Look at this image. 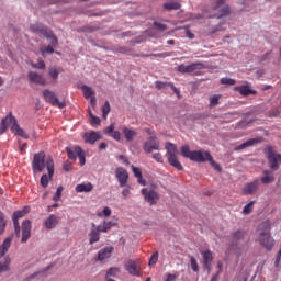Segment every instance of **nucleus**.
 <instances>
[{
	"label": "nucleus",
	"instance_id": "obj_1",
	"mask_svg": "<svg viewBox=\"0 0 281 281\" xmlns=\"http://www.w3.org/2000/svg\"><path fill=\"white\" fill-rule=\"evenodd\" d=\"M31 167L33 168V173H41L46 170H48V176L50 179L54 177L55 172V164L52 156L46 157L44 151L36 153L35 156H33V162H31Z\"/></svg>",
	"mask_w": 281,
	"mask_h": 281
},
{
	"label": "nucleus",
	"instance_id": "obj_2",
	"mask_svg": "<svg viewBox=\"0 0 281 281\" xmlns=\"http://www.w3.org/2000/svg\"><path fill=\"white\" fill-rule=\"evenodd\" d=\"M258 243L267 251H272L276 246V239L271 236V222L269 220L258 225Z\"/></svg>",
	"mask_w": 281,
	"mask_h": 281
},
{
	"label": "nucleus",
	"instance_id": "obj_3",
	"mask_svg": "<svg viewBox=\"0 0 281 281\" xmlns=\"http://www.w3.org/2000/svg\"><path fill=\"white\" fill-rule=\"evenodd\" d=\"M165 150L166 153V157H167V161L168 164L177 169L178 171H183V166L182 164L179 161L178 159V147L176 144L171 143V142H167L165 144Z\"/></svg>",
	"mask_w": 281,
	"mask_h": 281
},
{
	"label": "nucleus",
	"instance_id": "obj_4",
	"mask_svg": "<svg viewBox=\"0 0 281 281\" xmlns=\"http://www.w3.org/2000/svg\"><path fill=\"white\" fill-rule=\"evenodd\" d=\"M206 69V66L202 61L191 63L189 65L180 64L177 66V72L181 75L200 76L201 70Z\"/></svg>",
	"mask_w": 281,
	"mask_h": 281
},
{
	"label": "nucleus",
	"instance_id": "obj_5",
	"mask_svg": "<svg viewBox=\"0 0 281 281\" xmlns=\"http://www.w3.org/2000/svg\"><path fill=\"white\" fill-rule=\"evenodd\" d=\"M180 153L183 158H187L193 162H198V164L205 162V159L203 158L205 154L204 149L191 150L189 145H182L180 148Z\"/></svg>",
	"mask_w": 281,
	"mask_h": 281
},
{
	"label": "nucleus",
	"instance_id": "obj_6",
	"mask_svg": "<svg viewBox=\"0 0 281 281\" xmlns=\"http://www.w3.org/2000/svg\"><path fill=\"white\" fill-rule=\"evenodd\" d=\"M30 211L29 206H24V209L20 211L13 212V227H15V237L20 238L21 237V227L19 220L23 218Z\"/></svg>",
	"mask_w": 281,
	"mask_h": 281
},
{
	"label": "nucleus",
	"instance_id": "obj_7",
	"mask_svg": "<svg viewBox=\"0 0 281 281\" xmlns=\"http://www.w3.org/2000/svg\"><path fill=\"white\" fill-rule=\"evenodd\" d=\"M160 149V142L157 136L151 135L143 145V150L146 154H151L154 150Z\"/></svg>",
	"mask_w": 281,
	"mask_h": 281
},
{
	"label": "nucleus",
	"instance_id": "obj_8",
	"mask_svg": "<svg viewBox=\"0 0 281 281\" xmlns=\"http://www.w3.org/2000/svg\"><path fill=\"white\" fill-rule=\"evenodd\" d=\"M43 95H44V100H46V103H49L50 105L57 106L59 109H65L66 104L64 102H59L54 91L44 89Z\"/></svg>",
	"mask_w": 281,
	"mask_h": 281
},
{
	"label": "nucleus",
	"instance_id": "obj_9",
	"mask_svg": "<svg viewBox=\"0 0 281 281\" xmlns=\"http://www.w3.org/2000/svg\"><path fill=\"white\" fill-rule=\"evenodd\" d=\"M7 120L9 121V125H12L11 131L13 134H15L22 138H25V139L29 138V135L24 132L23 128L20 127L16 119L11 113L7 116Z\"/></svg>",
	"mask_w": 281,
	"mask_h": 281
},
{
	"label": "nucleus",
	"instance_id": "obj_10",
	"mask_svg": "<svg viewBox=\"0 0 281 281\" xmlns=\"http://www.w3.org/2000/svg\"><path fill=\"white\" fill-rule=\"evenodd\" d=\"M114 173L120 188L126 187L130 178L128 171L124 167H116Z\"/></svg>",
	"mask_w": 281,
	"mask_h": 281
},
{
	"label": "nucleus",
	"instance_id": "obj_11",
	"mask_svg": "<svg viewBox=\"0 0 281 281\" xmlns=\"http://www.w3.org/2000/svg\"><path fill=\"white\" fill-rule=\"evenodd\" d=\"M142 195L144 196V200L150 205H156L157 201L159 200V194L157 191L148 188L142 189Z\"/></svg>",
	"mask_w": 281,
	"mask_h": 281
},
{
	"label": "nucleus",
	"instance_id": "obj_12",
	"mask_svg": "<svg viewBox=\"0 0 281 281\" xmlns=\"http://www.w3.org/2000/svg\"><path fill=\"white\" fill-rule=\"evenodd\" d=\"M31 32H33V34H37V35L44 36L46 38H49L52 36L50 29L45 26L42 23L31 24Z\"/></svg>",
	"mask_w": 281,
	"mask_h": 281
},
{
	"label": "nucleus",
	"instance_id": "obj_13",
	"mask_svg": "<svg viewBox=\"0 0 281 281\" xmlns=\"http://www.w3.org/2000/svg\"><path fill=\"white\" fill-rule=\"evenodd\" d=\"M268 162L271 170L277 171L281 165V155L274 153L272 149L268 151Z\"/></svg>",
	"mask_w": 281,
	"mask_h": 281
},
{
	"label": "nucleus",
	"instance_id": "obj_14",
	"mask_svg": "<svg viewBox=\"0 0 281 281\" xmlns=\"http://www.w3.org/2000/svg\"><path fill=\"white\" fill-rule=\"evenodd\" d=\"M29 82L35 83L42 87L47 86V80L42 74H38L36 71H29L27 74Z\"/></svg>",
	"mask_w": 281,
	"mask_h": 281
},
{
	"label": "nucleus",
	"instance_id": "obj_15",
	"mask_svg": "<svg viewBox=\"0 0 281 281\" xmlns=\"http://www.w3.org/2000/svg\"><path fill=\"white\" fill-rule=\"evenodd\" d=\"M259 187H260V180L255 179L254 181L246 183V186L243 189V193L245 195H254L258 192Z\"/></svg>",
	"mask_w": 281,
	"mask_h": 281
},
{
	"label": "nucleus",
	"instance_id": "obj_16",
	"mask_svg": "<svg viewBox=\"0 0 281 281\" xmlns=\"http://www.w3.org/2000/svg\"><path fill=\"white\" fill-rule=\"evenodd\" d=\"M125 270L128 272V274L139 277L140 267L135 260H127L124 265Z\"/></svg>",
	"mask_w": 281,
	"mask_h": 281
},
{
	"label": "nucleus",
	"instance_id": "obj_17",
	"mask_svg": "<svg viewBox=\"0 0 281 281\" xmlns=\"http://www.w3.org/2000/svg\"><path fill=\"white\" fill-rule=\"evenodd\" d=\"M32 223L30 220L22 222V239L21 243L25 244L31 238Z\"/></svg>",
	"mask_w": 281,
	"mask_h": 281
},
{
	"label": "nucleus",
	"instance_id": "obj_18",
	"mask_svg": "<svg viewBox=\"0 0 281 281\" xmlns=\"http://www.w3.org/2000/svg\"><path fill=\"white\" fill-rule=\"evenodd\" d=\"M122 134L127 143L134 142L135 137L138 135L135 128H130L127 126H122Z\"/></svg>",
	"mask_w": 281,
	"mask_h": 281
},
{
	"label": "nucleus",
	"instance_id": "obj_19",
	"mask_svg": "<svg viewBox=\"0 0 281 281\" xmlns=\"http://www.w3.org/2000/svg\"><path fill=\"white\" fill-rule=\"evenodd\" d=\"M234 91L238 92L243 97L255 95L256 91L250 88L249 85L235 86Z\"/></svg>",
	"mask_w": 281,
	"mask_h": 281
},
{
	"label": "nucleus",
	"instance_id": "obj_20",
	"mask_svg": "<svg viewBox=\"0 0 281 281\" xmlns=\"http://www.w3.org/2000/svg\"><path fill=\"white\" fill-rule=\"evenodd\" d=\"M202 158H203L204 162L209 161L210 165H211V167H212L215 171L222 172L223 169H222L221 165L217 164V162L214 160V158H213V156L211 155L210 151H206V150H205L204 154H203V156H202Z\"/></svg>",
	"mask_w": 281,
	"mask_h": 281
},
{
	"label": "nucleus",
	"instance_id": "obj_21",
	"mask_svg": "<svg viewBox=\"0 0 281 281\" xmlns=\"http://www.w3.org/2000/svg\"><path fill=\"white\" fill-rule=\"evenodd\" d=\"M113 251H114L113 246H106V247L100 249L98 251V260L103 261V260L109 259L111 257V255L113 254Z\"/></svg>",
	"mask_w": 281,
	"mask_h": 281
},
{
	"label": "nucleus",
	"instance_id": "obj_22",
	"mask_svg": "<svg viewBox=\"0 0 281 281\" xmlns=\"http://www.w3.org/2000/svg\"><path fill=\"white\" fill-rule=\"evenodd\" d=\"M155 87L158 90H164L167 87H170L173 93L177 94L178 98H180V90L172 82L156 81Z\"/></svg>",
	"mask_w": 281,
	"mask_h": 281
},
{
	"label": "nucleus",
	"instance_id": "obj_23",
	"mask_svg": "<svg viewBox=\"0 0 281 281\" xmlns=\"http://www.w3.org/2000/svg\"><path fill=\"white\" fill-rule=\"evenodd\" d=\"M82 148L80 146H70L66 147V153H68V159L77 160V157L82 153Z\"/></svg>",
	"mask_w": 281,
	"mask_h": 281
},
{
	"label": "nucleus",
	"instance_id": "obj_24",
	"mask_svg": "<svg viewBox=\"0 0 281 281\" xmlns=\"http://www.w3.org/2000/svg\"><path fill=\"white\" fill-rule=\"evenodd\" d=\"M88 236H89L90 245H93L100 240V233L94 223L91 224V229H90Z\"/></svg>",
	"mask_w": 281,
	"mask_h": 281
},
{
	"label": "nucleus",
	"instance_id": "obj_25",
	"mask_svg": "<svg viewBox=\"0 0 281 281\" xmlns=\"http://www.w3.org/2000/svg\"><path fill=\"white\" fill-rule=\"evenodd\" d=\"M201 256H202L204 268H210V266H212V262L214 260L213 252L210 249L202 250Z\"/></svg>",
	"mask_w": 281,
	"mask_h": 281
},
{
	"label": "nucleus",
	"instance_id": "obj_26",
	"mask_svg": "<svg viewBox=\"0 0 281 281\" xmlns=\"http://www.w3.org/2000/svg\"><path fill=\"white\" fill-rule=\"evenodd\" d=\"M59 218L55 214H50L46 221H44V227L50 231L54 229L58 225Z\"/></svg>",
	"mask_w": 281,
	"mask_h": 281
},
{
	"label": "nucleus",
	"instance_id": "obj_27",
	"mask_svg": "<svg viewBox=\"0 0 281 281\" xmlns=\"http://www.w3.org/2000/svg\"><path fill=\"white\" fill-rule=\"evenodd\" d=\"M83 137L86 138V143L90 144V145H94L98 140L101 139V135L94 131L86 133V135H83Z\"/></svg>",
	"mask_w": 281,
	"mask_h": 281
},
{
	"label": "nucleus",
	"instance_id": "obj_28",
	"mask_svg": "<svg viewBox=\"0 0 281 281\" xmlns=\"http://www.w3.org/2000/svg\"><path fill=\"white\" fill-rule=\"evenodd\" d=\"M77 193H90L93 191V184L91 182L79 183L75 187Z\"/></svg>",
	"mask_w": 281,
	"mask_h": 281
},
{
	"label": "nucleus",
	"instance_id": "obj_29",
	"mask_svg": "<svg viewBox=\"0 0 281 281\" xmlns=\"http://www.w3.org/2000/svg\"><path fill=\"white\" fill-rule=\"evenodd\" d=\"M231 14V9L228 5L222 8L218 13L216 14H213V15H207L209 19H222V18H225V16H228Z\"/></svg>",
	"mask_w": 281,
	"mask_h": 281
},
{
	"label": "nucleus",
	"instance_id": "obj_30",
	"mask_svg": "<svg viewBox=\"0 0 281 281\" xmlns=\"http://www.w3.org/2000/svg\"><path fill=\"white\" fill-rule=\"evenodd\" d=\"M11 244H12V237H7L3 244L0 246V257L5 256V254L9 251Z\"/></svg>",
	"mask_w": 281,
	"mask_h": 281
},
{
	"label": "nucleus",
	"instance_id": "obj_31",
	"mask_svg": "<svg viewBox=\"0 0 281 281\" xmlns=\"http://www.w3.org/2000/svg\"><path fill=\"white\" fill-rule=\"evenodd\" d=\"M61 71H63L61 68L49 67L48 77L50 78V80H53V82H56Z\"/></svg>",
	"mask_w": 281,
	"mask_h": 281
},
{
	"label": "nucleus",
	"instance_id": "obj_32",
	"mask_svg": "<svg viewBox=\"0 0 281 281\" xmlns=\"http://www.w3.org/2000/svg\"><path fill=\"white\" fill-rule=\"evenodd\" d=\"M259 143L257 138H250L236 147V150H244Z\"/></svg>",
	"mask_w": 281,
	"mask_h": 281
},
{
	"label": "nucleus",
	"instance_id": "obj_33",
	"mask_svg": "<svg viewBox=\"0 0 281 281\" xmlns=\"http://www.w3.org/2000/svg\"><path fill=\"white\" fill-rule=\"evenodd\" d=\"M81 91H83V98H86V100H89L95 94L94 90L87 85L81 86Z\"/></svg>",
	"mask_w": 281,
	"mask_h": 281
},
{
	"label": "nucleus",
	"instance_id": "obj_34",
	"mask_svg": "<svg viewBox=\"0 0 281 281\" xmlns=\"http://www.w3.org/2000/svg\"><path fill=\"white\" fill-rule=\"evenodd\" d=\"M263 177H261V182L263 184H270L274 181V176L269 170H263Z\"/></svg>",
	"mask_w": 281,
	"mask_h": 281
},
{
	"label": "nucleus",
	"instance_id": "obj_35",
	"mask_svg": "<svg viewBox=\"0 0 281 281\" xmlns=\"http://www.w3.org/2000/svg\"><path fill=\"white\" fill-rule=\"evenodd\" d=\"M181 9V4L179 2H166L164 3V10L166 11H178Z\"/></svg>",
	"mask_w": 281,
	"mask_h": 281
},
{
	"label": "nucleus",
	"instance_id": "obj_36",
	"mask_svg": "<svg viewBox=\"0 0 281 281\" xmlns=\"http://www.w3.org/2000/svg\"><path fill=\"white\" fill-rule=\"evenodd\" d=\"M222 99V94H213L209 98V106L215 108L220 104V100Z\"/></svg>",
	"mask_w": 281,
	"mask_h": 281
},
{
	"label": "nucleus",
	"instance_id": "obj_37",
	"mask_svg": "<svg viewBox=\"0 0 281 281\" xmlns=\"http://www.w3.org/2000/svg\"><path fill=\"white\" fill-rule=\"evenodd\" d=\"M114 54H121V55H125V56H133L132 49L122 46V47H116L113 49Z\"/></svg>",
	"mask_w": 281,
	"mask_h": 281
},
{
	"label": "nucleus",
	"instance_id": "obj_38",
	"mask_svg": "<svg viewBox=\"0 0 281 281\" xmlns=\"http://www.w3.org/2000/svg\"><path fill=\"white\" fill-rule=\"evenodd\" d=\"M246 236V232L244 229H237L233 233V240L240 241L244 240Z\"/></svg>",
	"mask_w": 281,
	"mask_h": 281
},
{
	"label": "nucleus",
	"instance_id": "obj_39",
	"mask_svg": "<svg viewBox=\"0 0 281 281\" xmlns=\"http://www.w3.org/2000/svg\"><path fill=\"white\" fill-rule=\"evenodd\" d=\"M101 112H102V119L103 120H106L108 119V115L110 114L111 112V105H110V102L109 101H105L104 104L102 105L101 108Z\"/></svg>",
	"mask_w": 281,
	"mask_h": 281
},
{
	"label": "nucleus",
	"instance_id": "obj_40",
	"mask_svg": "<svg viewBox=\"0 0 281 281\" xmlns=\"http://www.w3.org/2000/svg\"><path fill=\"white\" fill-rule=\"evenodd\" d=\"M256 204V201L252 200L249 203H247L244 209H243V214L244 215H249L254 211V205Z\"/></svg>",
	"mask_w": 281,
	"mask_h": 281
},
{
	"label": "nucleus",
	"instance_id": "obj_41",
	"mask_svg": "<svg viewBox=\"0 0 281 281\" xmlns=\"http://www.w3.org/2000/svg\"><path fill=\"white\" fill-rule=\"evenodd\" d=\"M40 53L42 54V57H45L46 54H54L55 53V49L52 45H48V46H42L40 48Z\"/></svg>",
	"mask_w": 281,
	"mask_h": 281
},
{
	"label": "nucleus",
	"instance_id": "obj_42",
	"mask_svg": "<svg viewBox=\"0 0 281 281\" xmlns=\"http://www.w3.org/2000/svg\"><path fill=\"white\" fill-rule=\"evenodd\" d=\"M120 272L121 269L119 267H111L106 271L105 279H108L109 277H116Z\"/></svg>",
	"mask_w": 281,
	"mask_h": 281
},
{
	"label": "nucleus",
	"instance_id": "obj_43",
	"mask_svg": "<svg viewBox=\"0 0 281 281\" xmlns=\"http://www.w3.org/2000/svg\"><path fill=\"white\" fill-rule=\"evenodd\" d=\"M50 180H52L50 176L47 173H44L40 178V184H42V188H47Z\"/></svg>",
	"mask_w": 281,
	"mask_h": 281
},
{
	"label": "nucleus",
	"instance_id": "obj_44",
	"mask_svg": "<svg viewBox=\"0 0 281 281\" xmlns=\"http://www.w3.org/2000/svg\"><path fill=\"white\" fill-rule=\"evenodd\" d=\"M64 187L59 186L57 187V191H55V195H53V201L58 202L60 201L63 196Z\"/></svg>",
	"mask_w": 281,
	"mask_h": 281
},
{
	"label": "nucleus",
	"instance_id": "obj_45",
	"mask_svg": "<svg viewBox=\"0 0 281 281\" xmlns=\"http://www.w3.org/2000/svg\"><path fill=\"white\" fill-rule=\"evenodd\" d=\"M221 85L232 87L236 85V80L227 77L221 78Z\"/></svg>",
	"mask_w": 281,
	"mask_h": 281
},
{
	"label": "nucleus",
	"instance_id": "obj_46",
	"mask_svg": "<svg viewBox=\"0 0 281 281\" xmlns=\"http://www.w3.org/2000/svg\"><path fill=\"white\" fill-rule=\"evenodd\" d=\"M10 125V122L8 120V117H4L1 122V126H0V135H3L5 133V131L8 130V126Z\"/></svg>",
	"mask_w": 281,
	"mask_h": 281
},
{
	"label": "nucleus",
	"instance_id": "obj_47",
	"mask_svg": "<svg viewBox=\"0 0 281 281\" xmlns=\"http://www.w3.org/2000/svg\"><path fill=\"white\" fill-rule=\"evenodd\" d=\"M7 227V221L4 218V214L0 213V235H2L5 232Z\"/></svg>",
	"mask_w": 281,
	"mask_h": 281
},
{
	"label": "nucleus",
	"instance_id": "obj_48",
	"mask_svg": "<svg viewBox=\"0 0 281 281\" xmlns=\"http://www.w3.org/2000/svg\"><path fill=\"white\" fill-rule=\"evenodd\" d=\"M10 259L5 258V261H0V272L9 271L10 270Z\"/></svg>",
	"mask_w": 281,
	"mask_h": 281
},
{
	"label": "nucleus",
	"instance_id": "obj_49",
	"mask_svg": "<svg viewBox=\"0 0 281 281\" xmlns=\"http://www.w3.org/2000/svg\"><path fill=\"white\" fill-rule=\"evenodd\" d=\"M190 266L193 272H199L200 267H199L198 260L194 257L190 258Z\"/></svg>",
	"mask_w": 281,
	"mask_h": 281
},
{
	"label": "nucleus",
	"instance_id": "obj_50",
	"mask_svg": "<svg viewBox=\"0 0 281 281\" xmlns=\"http://www.w3.org/2000/svg\"><path fill=\"white\" fill-rule=\"evenodd\" d=\"M131 169H132V172H133L135 178H137V179L143 178V172H142V170L138 167L132 165Z\"/></svg>",
	"mask_w": 281,
	"mask_h": 281
},
{
	"label": "nucleus",
	"instance_id": "obj_51",
	"mask_svg": "<svg viewBox=\"0 0 281 281\" xmlns=\"http://www.w3.org/2000/svg\"><path fill=\"white\" fill-rule=\"evenodd\" d=\"M33 68L44 70L46 68L45 61L43 59L37 60L36 64H33Z\"/></svg>",
	"mask_w": 281,
	"mask_h": 281
},
{
	"label": "nucleus",
	"instance_id": "obj_52",
	"mask_svg": "<svg viewBox=\"0 0 281 281\" xmlns=\"http://www.w3.org/2000/svg\"><path fill=\"white\" fill-rule=\"evenodd\" d=\"M154 58H168L171 57L172 54L169 52L158 53V54H151Z\"/></svg>",
	"mask_w": 281,
	"mask_h": 281
},
{
	"label": "nucleus",
	"instance_id": "obj_53",
	"mask_svg": "<svg viewBox=\"0 0 281 281\" xmlns=\"http://www.w3.org/2000/svg\"><path fill=\"white\" fill-rule=\"evenodd\" d=\"M151 158L158 164H164V157L161 153L153 154Z\"/></svg>",
	"mask_w": 281,
	"mask_h": 281
},
{
	"label": "nucleus",
	"instance_id": "obj_54",
	"mask_svg": "<svg viewBox=\"0 0 281 281\" xmlns=\"http://www.w3.org/2000/svg\"><path fill=\"white\" fill-rule=\"evenodd\" d=\"M154 27L159 32L167 31V25L159 22H154Z\"/></svg>",
	"mask_w": 281,
	"mask_h": 281
},
{
	"label": "nucleus",
	"instance_id": "obj_55",
	"mask_svg": "<svg viewBox=\"0 0 281 281\" xmlns=\"http://www.w3.org/2000/svg\"><path fill=\"white\" fill-rule=\"evenodd\" d=\"M158 257H159V252H158V251H155V252L150 256L148 263H149V265H156V263L158 262Z\"/></svg>",
	"mask_w": 281,
	"mask_h": 281
},
{
	"label": "nucleus",
	"instance_id": "obj_56",
	"mask_svg": "<svg viewBox=\"0 0 281 281\" xmlns=\"http://www.w3.org/2000/svg\"><path fill=\"white\" fill-rule=\"evenodd\" d=\"M100 124H101V119L95 116V115H91L90 125L91 126H99Z\"/></svg>",
	"mask_w": 281,
	"mask_h": 281
},
{
	"label": "nucleus",
	"instance_id": "obj_57",
	"mask_svg": "<svg viewBox=\"0 0 281 281\" xmlns=\"http://www.w3.org/2000/svg\"><path fill=\"white\" fill-rule=\"evenodd\" d=\"M97 231L100 233H108L110 231V226L105 225V223H103V225H97L95 226Z\"/></svg>",
	"mask_w": 281,
	"mask_h": 281
},
{
	"label": "nucleus",
	"instance_id": "obj_58",
	"mask_svg": "<svg viewBox=\"0 0 281 281\" xmlns=\"http://www.w3.org/2000/svg\"><path fill=\"white\" fill-rule=\"evenodd\" d=\"M48 40H50V47L56 48L58 45V40L55 35H53V33H50V36L47 37Z\"/></svg>",
	"mask_w": 281,
	"mask_h": 281
},
{
	"label": "nucleus",
	"instance_id": "obj_59",
	"mask_svg": "<svg viewBox=\"0 0 281 281\" xmlns=\"http://www.w3.org/2000/svg\"><path fill=\"white\" fill-rule=\"evenodd\" d=\"M103 223H104L105 226L109 227V229H111L112 227L117 225V220L113 218L111 221H104Z\"/></svg>",
	"mask_w": 281,
	"mask_h": 281
},
{
	"label": "nucleus",
	"instance_id": "obj_60",
	"mask_svg": "<svg viewBox=\"0 0 281 281\" xmlns=\"http://www.w3.org/2000/svg\"><path fill=\"white\" fill-rule=\"evenodd\" d=\"M110 136H111L114 140L120 142V140H121V137H122V134H121V132H119V131H113L112 134H110Z\"/></svg>",
	"mask_w": 281,
	"mask_h": 281
},
{
	"label": "nucleus",
	"instance_id": "obj_61",
	"mask_svg": "<svg viewBox=\"0 0 281 281\" xmlns=\"http://www.w3.org/2000/svg\"><path fill=\"white\" fill-rule=\"evenodd\" d=\"M130 189H131V186L126 184V188L122 190V196L124 199H127L130 196V194H131V190Z\"/></svg>",
	"mask_w": 281,
	"mask_h": 281
},
{
	"label": "nucleus",
	"instance_id": "obj_62",
	"mask_svg": "<svg viewBox=\"0 0 281 281\" xmlns=\"http://www.w3.org/2000/svg\"><path fill=\"white\" fill-rule=\"evenodd\" d=\"M79 165L81 166H85L86 165V153L85 150H82L80 154H79Z\"/></svg>",
	"mask_w": 281,
	"mask_h": 281
},
{
	"label": "nucleus",
	"instance_id": "obj_63",
	"mask_svg": "<svg viewBox=\"0 0 281 281\" xmlns=\"http://www.w3.org/2000/svg\"><path fill=\"white\" fill-rule=\"evenodd\" d=\"M115 130L114 124H110L108 127L104 128V134L112 135Z\"/></svg>",
	"mask_w": 281,
	"mask_h": 281
},
{
	"label": "nucleus",
	"instance_id": "obj_64",
	"mask_svg": "<svg viewBox=\"0 0 281 281\" xmlns=\"http://www.w3.org/2000/svg\"><path fill=\"white\" fill-rule=\"evenodd\" d=\"M280 262H281V245H280V249L276 257L274 266L278 268L280 266Z\"/></svg>",
	"mask_w": 281,
	"mask_h": 281
}]
</instances>
